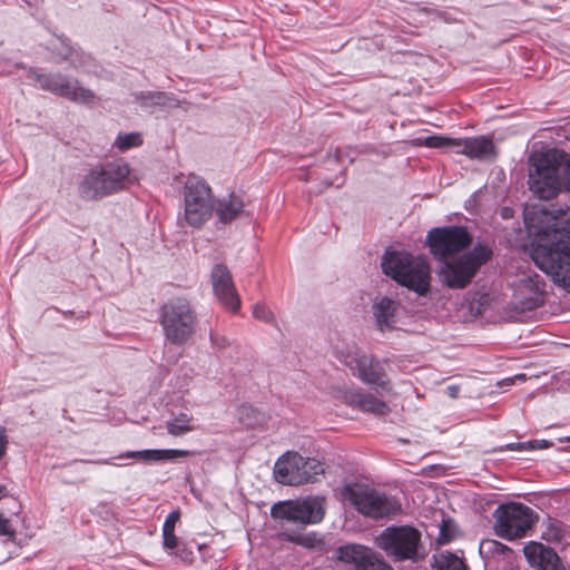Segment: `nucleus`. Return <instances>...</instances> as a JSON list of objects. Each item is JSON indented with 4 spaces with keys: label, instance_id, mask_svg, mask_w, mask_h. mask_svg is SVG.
<instances>
[{
    "label": "nucleus",
    "instance_id": "nucleus-1",
    "mask_svg": "<svg viewBox=\"0 0 570 570\" xmlns=\"http://www.w3.org/2000/svg\"><path fill=\"white\" fill-rule=\"evenodd\" d=\"M524 224L531 244V257L534 264L554 284L570 292V212L558 215L543 206L524 209Z\"/></svg>",
    "mask_w": 570,
    "mask_h": 570
},
{
    "label": "nucleus",
    "instance_id": "nucleus-33",
    "mask_svg": "<svg viewBox=\"0 0 570 570\" xmlns=\"http://www.w3.org/2000/svg\"><path fill=\"white\" fill-rule=\"evenodd\" d=\"M547 541L559 542L563 538L562 528L558 522H549L542 533Z\"/></svg>",
    "mask_w": 570,
    "mask_h": 570
},
{
    "label": "nucleus",
    "instance_id": "nucleus-19",
    "mask_svg": "<svg viewBox=\"0 0 570 570\" xmlns=\"http://www.w3.org/2000/svg\"><path fill=\"white\" fill-rule=\"evenodd\" d=\"M454 153L465 155L470 159L488 160L495 155L492 139L485 136L458 138L454 142Z\"/></svg>",
    "mask_w": 570,
    "mask_h": 570
},
{
    "label": "nucleus",
    "instance_id": "nucleus-27",
    "mask_svg": "<svg viewBox=\"0 0 570 570\" xmlns=\"http://www.w3.org/2000/svg\"><path fill=\"white\" fill-rule=\"evenodd\" d=\"M438 570H466L463 561L451 552H441L435 557Z\"/></svg>",
    "mask_w": 570,
    "mask_h": 570
},
{
    "label": "nucleus",
    "instance_id": "nucleus-29",
    "mask_svg": "<svg viewBox=\"0 0 570 570\" xmlns=\"http://www.w3.org/2000/svg\"><path fill=\"white\" fill-rule=\"evenodd\" d=\"M458 138H450L445 136H428L423 139V145L429 148H445L454 151V142Z\"/></svg>",
    "mask_w": 570,
    "mask_h": 570
},
{
    "label": "nucleus",
    "instance_id": "nucleus-44",
    "mask_svg": "<svg viewBox=\"0 0 570 570\" xmlns=\"http://www.w3.org/2000/svg\"><path fill=\"white\" fill-rule=\"evenodd\" d=\"M548 446H549V442H548V441H544V440H543V441H541V443H540V448H541V449H546V448H548Z\"/></svg>",
    "mask_w": 570,
    "mask_h": 570
},
{
    "label": "nucleus",
    "instance_id": "nucleus-40",
    "mask_svg": "<svg viewBox=\"0 0 570 570\" xmlns=\"http://www.w3.org/2000/svg\"><path fill=\"white\" fill-rule=\"evenodd\" d=\"M525 380V375L524 374H518L513 377H508L505 380H503L502 382H499V385L500 386H503V385H511L513 384L515 381H524Z\"/></svg>",
    "mask_w": 570,
    "mask_h": 570
},
{
    "label": "nucleus",
    "instance_id": "nucleus-11",
    "mask_svg": "<svg viewBox=\"0 0 570 570\" xmlns=\"http://www.w3.org/2000/svg\"><path fill=\"white\" fill-rule=\"evenodd\" d=\"M493 518L495 534L508 540L522 538L534 522L533 510L515 502L499 505Z\"/></svg>",
    "mask_w": 570,
    "mask_h": 570
},
{
    "label": "nucleus",
    "instance_id": "nucleus-18",
    "mask_svg": "<svg viewBox=\"0 0 570 570\" xmlns=\"http://www.w3.org/2000/svg\"><path fill=\"white\" fill-rule=\"evenodd\" d=\"M334 397L344 402L345 404L356 406L364 412H370L375 415H385L390 409L385 402L371 395L360 393L351 389H338Z\"/></svg>",
    "mask_w": 570,
    "mask_h": 570
},
{
    "label": "nucleus",
    "instance_id": "nucleus-36",
    "mask_svg": "<svg viewBox=\"0 0 570 570\" xmlns=\"http://www.w3.org/2000/svg\"><path fill=\"white\" fill-rule=\"evenodd\" d=\"M163 544L166 550H174L178 546V538L175 535V531L166 530L163 531Z\"/></svg>",
    "mask_w": 570,
    "mask_h": 570
},
{
    "label": "nucleus",
    "instance_id": "nucleus-20",
    "mask_svg": "<svg viewBox=\"0 0 570 570\" xmlns=\"http://www.w3.org/2000/svg\"><path fill=\"white\" fill-rule=\"evenodd\" d=\"M399 308L400 303L394 298L379 296L374 299L372 314L380 332H389L396 327Z\"/></svg>",
    "mask_w": 570,
    "mask_h": 570
},
{
    "label": "nucleus",
    "instance_id": "nucleus-9",
    "mask_svg": "<svg viewBox=\"0 0 570 570\" xmlns=\"http://www.w3.org/2000/svg\"><path fill=\"white\" fill-rule=\"evenodd\" d=\"M214 195L200 177L189 176L184 185V220L194 228L202 227L213 215Z\"/></svg>",
    "mask_w": 570,
    "mask_h": 570
},
{
    "label": "nucleus",
    "instance_id": "nucleus-15",
    "mask_svg": "<svg viewBox=\"0 0 570 570\" xmlns=\"http://www.w3.org/2000/svg\"><path fill=\"white\" fill-rule=\"evenodd\" d=\"M344 363L352 370L363 383L389 391L390 383L386 379L385 371L380 362L373 360L372 356L355 352L344 358Z\"/></svg>",
    "mask_w": 570,
    "mask_h": 570
},
{
    "label": "nucleus",
    "instance_id": "nucleus-43",
    "mask_svg": "<svg viewBox=\"0 0 570 570\" xmlns=\"http://www.w3.org/2000/svg\"><path fill=\"white\" fill-rule=\"evenodd\" d=\"M7 497V488L3 484H0V500Z\"/></svg>",
    "mask_w": 570,
    "mask_h": 570
},
{
    "label": "nucleus",
    "instance_id": "nucleus-5",
    "mask_svg": "<svg viewBox=\"0 0 570 570\" xmlns=\"http://www.w3.org/2000/svg\"><path fill=\"white\" fill-rule=\"evenodd\" d=\"M129 166L124 161H115L95 168L79 184V194L86 199H98L116 193L129 181Z\"/></svg>",
    "mask_w": 570,
    "mask_h": 570
},
{
    "label": "nucleus",
    "instance_id": "nucleus-31",
    "mask_svg": "<svg viewBox=\"0 0 570 570\" xmlns=\"http://www.w3.org/2000/svg\"><path fill=\"white\" fill-rule=\"evenodd\" d=\"M362 570H393V568L379 553L373 551Z\"/></svg>",
    "mask_w": 570,
    "mask_h": 570
},
{
    "label": "nucleus",
    "instance_id": "nucleus-41",
    "mask_svg": "<svg viewBox=\"0 0 570 570\" xmlns=\"http://www.w3.org/2000/svg\"><path fill=\"white\" fill-rule=\"evenodd\" d=\"M460 389L456 385H450L446 387V393L451 399H456L459 396Z\"/></svg>",
    "mask_w": 570,
    "mask_h": 570
},
{
    "label": "nucleus",
    "instance_id": "nucleus-32",
    "mask_svg": "<svg viewBox=\"0 0 570 570\" xmlns=\"http://www.w3.org/2000/svg\"><path fill=\"white\" fill-rule=\"evenodd\" d=\"M253 316L265 323H275V316L273 312L263 303H257L253 307Z\"/></svg>",
    "mask_w": 570,
    "mask_h": 570
},
{
    "label": "nucleus",
    "instance_id": "nucleus-28",
    "mask_svg": "<svg viewBox=\"0 0 570 570\" xmlns=\"http://www.w3.org/2000/svg\"><path fill=\"white\" fill-rule=\"evenodd\" d=\"M142 144L141 135L138 132L119 134L115 140V146L121 150H128Z\"/></svg>",
    "mask_w": 570,
    "mask_h": 570
},
{
    "label": "nucleus",
    "instance_id": "nucleus-6",
    "mask_svg": "<svg viewBox=\"0 0 570 570\" xmlns=\"http://www.w3.org/2000/svg\"><path fill=\"white\" fill-rule=\"evenodd\" d=\"M491 255L492 252L488 246L478 245L464 255L443 259V266L439 273L440 281L450 288H464Z\"/></svg>",
    "mask_w": 570,
    "mask_h": 570
},
{
    "label": "nucleus",
    "instance_id": "nucleus-17",
    "mask_svg": "<svg viewBox=\"0 0 570 570\" xmlns=\"http://www.w3.org/2000/svg\"><path fill=\"white\" fill-rule=\"evenodd\" d=\"M212 285L219 302L232 312H237L240 306V299L232 274L226 266L220 264L214 266L212 271Z\"/></svg>",
    "mask_w": 570,
    "mask_h": 570
},
{
    "label": "nucleus",
    "instance_id": "nucleus-12",
    "mask_svg": "<svg viewBox=\"0 0 570 570\" xmlns=\"http://www.w3.org/2000/svg\"><path fill=\"white\" fill-rule=\"evenodd\" d=\"M426 243L431 253L439 259L458 257L461 250L472 243V236L462 226L433 228L428 233Z\"/></svg>",
    "mask_w": 570,
    "mask_h": 570
},
{
    "label": "nucleus",
    "instance_id": "nucleus-21",
    "mask_svg": "<svg viewBox=\"0 0 570 570\" xmlns=\"http://www.w3.org/2000/svg\"><path fill=\"white\" fill-rule=\"evenodd\" d=\"M479 552L487 567L499 570L502 566L513 564V551L508 546L497 540H482L479 547Z\"/></svg>",
    "mask_w": 570,
    "mask_h": 570
},
{
    "label": "nucleus",
    "instance_id": "nucleus-14",
    "mask_svg": "<svg viewBox=\"0 0 570 570\" xmlns=\"http://www.w3.org/2000/svg\"><path fill=\"white\" fill-rule=\"evenodd\" d=\"M29 78L35 80L41 89L72 101L91 104L95 100V94L91 90L80 87L77 81H70L61 75H46L30 71Z\"/></svg>",
    "mask_w": 570,
    "mask_h": 570
},
{
    "label": "nucleus",
    "instance_id": "nucleus-42",
    "mask_svg": "<svg viewBox=\"0 0 570 570\" xmlns=\"http://www.w3.org/2000/svg\"><path fill=\"white\" fill-rule=\"evenodd\" d=\"M501 215L503 218H509L511 216V209L508 207H504L501 212Z\"/></svg>",
    "mask_w": 570,
    "mask_h": 570
},
{
    "label": "nucleus",
    "instance_id": "nucleus-8",
    "mask_svg": "<svg viewBox=\"0 0 570 570\" xmlns=\"http://www.w3.org/2000/svg\"><path fill=\"white\" fill-rule=\"evenodd\" d=\"M160 323L169 342L184 344L195 333L196 314L186 298L177 297L161 307Z\"/></svg>",
    "mask_w": 570,
    "mask_h": 570
},
{
    "label": "nucleus",
    "instance_id": "nucleus-39",
    "mask_svg": "<svg viewBox=\"0 0 570 570\" xmlns=\"http://www.w3.org/2000/svg\"><path fill=\"white\" fill-rule=\"evenodd\" d=\"M8 439L6 435V430L0 428V459L4 455L7 450Z\"/></svg>",
    "mask_w": 570,
    "mask_h": 570
},
{
    "label": "nucleus",
    "instance_id": "nucleus-35",
    "mask_svg": "<svg viewBox=\"0 0 570 570\" xmlns=\"http://www.w3.org/2000/svg\"><path fill=\"white\" fill-rule=\"evenodd\" d=\"M0 537H6L9 541H14L16 529L10 519L0 513Z\"/></svg>",
    "mask_w": 570,
    "mask_h": 570
},
{
    "label": "nucleus",
    "instance_id": "nucleus-23",
    "mask_svg": "<svg viewBox=\"0 0 570 570\" xmlns=\"http://www.w3.org/2000/svg\"><path fill=\"white\" fill-rule=\"evenodd\" d=\"M194 454L189 450L167 449V450H140L128 451L119 454L118 459H137L145 462L170 461L178 458H186Z\"/></svg>",
    "mask_w": 570,
    "mask_h": 570
},
{
    "label": "nucleus",
    "instance_id": "nucleus-34",
    "mask_svg": "<svg viewBox=\"0 0 570 570\" xmlns=\"http://www.w3.org/2000/svg\"><path fill=\"white\" fill-rule=\"evenodd\" d=\"M138 99L142 106L163 105L165 102V95L161 92H141Z\"/></svg>",
    "mask_w": 570,
    "mask_h": 570
},
{
    "label": "nucleus",
    "instance_id": "nucleus-2",
    "mask_svg": "<svg viewBox=\"0 0 570 570\" xmlns=\"http://www.w3.org/2000/svg\"><path fill=\"white\" fill-rule=\"evenodd\" d=\"M529 188L540 199H551L570 191V156L560 149H548L532 157Z\"/></svg>",
    "mask_w": 570,
    "mask_h": 570
},
{
    "label": "nucleus",
    "instance_id": "nucleus-26",
    "mask_svg": "<svg viewBox=\"0 0 570 570\" xmlns=\"http://www.w3.org/2000/svg\"><path fill=\"white\" fill-rule=\"evenodd\" d=\"M166 429L170 435L180 436L197 429L193 415L188 412H179L166 421Z\"/></svg>",
    "mask_w": 570,
    "mask_h": 570
},
{
    "label": "nucleus",
    "instance_id": "nucleus-22",
    "mask_svg": "<svg viewBox=\"0 0 570 570\" xmlns=\"http://www.w3.org/2000/svg\"><path fill=\"white\" fill-rule=\"evenodd\" d=\"M529 564L537 570H549L561 562L558 554L549 547L539 542H530L523 548Z\"/></svg>",
    "mask_w": 570,
    "mask_h": 570
},
{
    "label": "nucleus",
    "instance_id": "nucleus-30",
    "mask_svg": "<svg viewBox=\"0 0 570 570\" xmlns=\"http://www.w3.org/2000/svg\"><path fill=\"white\" fill-rule=\"evenodd\" d=\"M455 533H456V528L453 524V522L450 520H444L440 527V533L436 539V542L442 546L448 544L449 542H451L454 539Z\"/></svg>",
    "mask_w": 570,
    "mask_h": 570
},
{
    "label": "nucleus",
    "instance_id": "nucleus-10",
    "mask_svg": "<svg viewBox=\"0 0 570 570\" xmlns=\"http://www.w3.org/2000/svg\"><path fill=\"white\" fill-rule=\"evenodd\" d=\"M421 533L413 527H389L376 539V544L394 561H416Z\"/></svg>",
    "mask_w": 570,
    "mask_h": 570
},
{
    "label": "nucleus",
    "instance_id": "nucleus-37",
    "mask_svg": "<svg viewBox=\"0 0 570 570\" xmlns=\"http://www.w3.org/2000/svg\"><path fill=\"white\" fill-rule=\"evenodd\" d=\"M179 518H180L179 511L170 512L167 515V518H166V520H165V522L163 524V531H166V530L175 531V527H176V523L178 522Z\"/></svg>",
    "mask_w": 570,
    "mask_h": 570
},
{
    "label": "nucleus",
    "instance_id": "nucleus-13",
    "mask_svg": "<svg viewBox=\"0 0 570 570\" xmlns=\"http://www.w3.org/2000/svg\"><path fill=\"white\" fill-rule=\"evenodd\" d=\"M323 502V499L312 497L282 501L272 507L271 514L275 519H285L294 523L314 524L324 518Z\"/></svg>",
    "mask_w": 570,
    "mask_h": 570
},
{
    "label": "nucleus",
    "instance_id": "nucleus-24",
    "mask_svg": "<svg viewBox=\"0 0 570 570\" xmlns=\"http://www.w3.org/2000/svg\"><path fill=\"white\" fill-rule=\"evenodd\" d=\"M373 550L368 547L357 544V543H348L341 546L336 549L335 556L337 560L351 564L354 570L364 569L365 562L371 557Z\"/></svg>",
    "mask_w": 570,
    "mask_h": 570
},
{
    "label": "nucleus",
    "instance_id": "nucleus-25",
    "mask_svg": "<svg viewBox=\"0 0 570 570\" xmlns=\"http://www.w3.org/2000/svg\"><path fill=\"white\" fill-rule=\"evenodd\" d=\"M244 203L243 199L237 195H228L214 200V212L219 222L227 224L233 222L243 212Z\"/></svg>",
    "mask_w": 570,
    "mask_h": 570
},
{
    "label": "nucleus",
    "instance_id": "nucleus-7",
    "mask_svg": "<svg viewBox=\"0 0 570 570\" xmlns=\"http://www.w3.org/2000/svg\"><path fill=\"white\" fill-rule=\"evenodd\" d=\"M324 471V463L317 459L288 451L275 462L274 478L281 484L297 487L317 481Z\"/></svg>",
    "mask_w": 570,
    "mask_h": 570
},
{
    "label": "nucleus",
    "instance_id": "nucleus-4",
    "mask_svg": "<svg viewBox=\"0 0 570 570\" xmlns=\"http://www.w3.org/2000/svg\"><path fill=\"white\" fill-rule=\"evenodd\" d=\"M341 497L361 514L372 519L394 515L401 510V504L394 498L364 484L345 485Z\"/></svg>",
    "mask_w": 570,
    "mask_h": 570
},
{
    "label": "nucleus",
    "instance_id": "nucleus-3",
    "mask_svg": "<svg viewBox=\"0 0 570 570\" xmlns=\"http://www.w3.org/2000/svg\"><path fill=\"white\" fill-rule=\"evenodd\" d=\"M381 265L385 275L417 295H426L430 291L431 269L423 256L391 252L383 256Z\"/></svg>",
    "mask_w": 570,
    "mask_h": 570
},
{
    "label": "nucleus",
    "instance_id": "nucleus-38",
    "mask_svg": "<svg viewBox=\"0 0 570 570\" xmlns=\"http://www.w3.org/2000/svg\"><path fill=\"white\" fill-rule=\"evenodd\" d=\"M291 540L297 542L304 547L313 548L315 543L318 541L316 537L307 534V535H297L291 537Z\"/></svg>",
    "mask_w": 570,
    "mask_h": 570
},
{
    "label": "nucleus",
    "instance_id": "nucleus-16",
    "mask_svg": "<svg viewBox=\"0 0 570 570\" xmlns=\"http://www.w3.org/2000/svg\"><path fill=\"white\" fill-rule=\"evenodd\" d=\"M543 302V283L537 274L523 275L513 292V305L519 312L531 311Z\"/></svg>",
    "mask_w": 570,
    "mask_h": 570
}]
</instances>
